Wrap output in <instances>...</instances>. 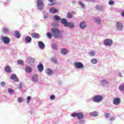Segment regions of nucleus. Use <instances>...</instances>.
Returning a JSON list of instances; mask_svg holds the SVG:
<instances>
[{
  "label": "nucleus",
  "mask_w": 124,
  "mask_h": 124,
  "mask_svg": "<svg viewBox=\"0 0 124 124\" xmlns=\"http://www.w3.org/2000/svg\"><path fill=\"white\" fill-rule=\"evenodd\" d=\"M51 32L52 36H54L55 38H61L62 36L61 33V31L58 28H52Z\"/></svg>",
  "instance_id": "f257e3e1"
},
{
  "label": "nucleus",
  "mask_w": 124,
  "mask_h": 124,
  "mask_svg": "<svg viewBox=\"0 0 124 124\" xmlns=\"http://www.w3.org/2000/svg\"><path fill=\"white\" fill-rule=\"evenodd\" d=\"M62 23L63 24V25H64V27H70L71 29L74 28V23H73L72 22H70L68 23L65 18H63L62 19Z\"/></svg>",
  "instance_id": "f03ea898"
},
{
  "label": "nucleus",
  "mask_w": 124,
  "mask_h": 124,
  "mask_svg": "<svg viewBox=\"0 0 124 124\" xmlns=\"http://www.w3.org/2000/svg\"><path fill=\"white\" fill-rule=\"evenodd\" d=\"M102 99H103V97L100 95H96L93 98L94 102H97V103L102 101Z\"/></svg>",
  "instance_id": "7ed1b4c3"
},
{
  "label": "nucleus",
  "mask_w": 124,
  "mask_h": 124,
  "mask_svg": "<svg viewBox=\"0 0 124 124\" xmlns=\"http://www.w3.org/2000/svg\"><path fill=\"white\" fill-rule=\"evenodd\" d=\"M37 7L39 9L42 10L43 7H44V4L43 0H38L37 1Z\"/></svg>",
  "instance_id": "20e7f679"
},
{
  "label": "nucleus",
  "mask_w": 124,
  "mask_h": 124,
  "mask_svg": "<svg viewBox=\"0 0 124 124\" xmlns=\"http://www.w3.org/2000/svg\"><path fill=\"white\" fill-rule=\"evenodd\" d=\"M104 44L106 46H112L113 41L110 39H107L104 40Z\"/></svg>",
  "instance_id": "39448f33"
},
{
  "label": "nucleus",
  "mask_w": 124,
  "mask_h": 124,
  "mask_svg": "<svg viewBox=\"0 0 124 124\" xmlns=\"http://www.w3.org/2000/svg\"><path fill=\"white\" fill-rule=\"evenodd\" d=\"M2 40L5 44H9L10 43V38L7 36L3 37Z\"/></svg>",
  "instance_id": "423d86ee"
},
{
  "label": "nucleus",
  "mask_w": 124,
  "mask_h": 124,
  "mask_svg": "<svg viewBox=\"0 0 124 124\" xmlns=\"http://www.w3.org/2000/svg\"><path fill=\"white\" fill-rule=\"evenodd\" d=\"M116 27L117 30L118 31H122L123 30V29H124V25L122 23L118 22L116 24Z\"/></svg>",
  "instance_id": "0eeeda50"
},
{
  "label": "nucleus",
  "mask_w": 124,
  "mask_h": 124,
  "mask_svg": "<svg viewBox=\"0 0 124 124\" xmlns=\"http://www.w3.org/2000/svg\"><path fill=\"white\" fill-rule=\"evenodd\" d=\"M74 65L76 68H83L84 67V65L80 62H76Z\"/></svg>",
  "instance_id": "6e6552de"
},
{
  "label": "nucleus",
  "mask_w": 124,
  "mask_h": 124,
  "mask_svg": "<svg viewBox=\"0 0 124 124\" xmlns=\"http://www.w3.org/2000/svg\"><path fill=\"white\" fill-rule=\"evenodd\" d=\"M113 103L114 105H119L121 103V99L119 97H115L113 100Z\"/></svg>",
  "instance_id": "1a4fd4ad"
},
{
  "label": "nucleus",
  "mask_w": 124,
  "mask_h": 124,
  "mask_svg": "<svg viewBox=\"0 0 124 124\" xmlns=\"http://www.w3.org/2000/svg\"><path fill=\"white\" fill-rule=\"evenodd\" d=\"M11 80H13L15 82H19V78H17V76L15 74H13L10 77Z\"/></svg>",
  "instance_id": "9d476101"
},
{
  "label": "nucleus",
  "mask_w": 124,
  "mask_h": 124,
  "mask_svg": "<svg viewBox=\"0 0 124 124\" xmlns=\"http://www.w3.org/2000/svg\"><path fill=\"white\" fill-rule=\"evenodd\" d=\"M79 27H80V29H84L87 28V24H86V22H85V21H82V22H80V23L79 24Z\"/></svg>",
  "instance_id": "9b49d317"
},
{
  "label": "nucleus",
  "mask_w": 124,
  "mask_h": 124,
  "mask_svg": "<svg viewBox=\"0 0 124 124\" xmlns=\"http://www.w3.org/2000/svg\"><path fill=\"white\" fill-rule=\"evenodd\" d=\"M58 11L56 9V8L51 7L49 9L50 13H52V14H55L58 12Z\"/></svg>",
  "instance_id": "f8f14e48"
},
{
  "label": "nucleus",
  "mask_w": 124,
  "mask_h": 124,
  "mask_svg": "<svg viewBox=\"0 0 124 124\" xmlns=\"http://www.w3.org/2000/svg\"><path fill=\"white\" fill-rule=\"evenodd\" d=\"M5 72H7V73H10L12 72V70L11 69V67H10V66L7 65L5 67Z\"/></svg>",
  "instance_id": "ddd939ff"
},
{
  "label": "nucleus",
  "mask_w": 124,
  "mask_h": 124,
  "mask_svg": "<svg viewBox=\"0 0 124 124\" xmlns=\"http://www.w3.org/2000/svg\"><path fill=\"white\" fill-rule=\"evenodd\" d=\"M37 68L40 72H42V71L44 70V66H43V64H40L37 66Z\"/></svg>",
  "instance_id": "4468645a"
},
{
  "label": "nucleus",
  "mask_w": 124,
  "mask_h": 124,
  "mask_svg": "<svg viewBox=\"0 0 124 124\" xmlns=\"http://www.w3.org/2000/svg\"><path fill=\"white\" fill-rule=\"evenodd\" d=\"M25 69V71H26V72H27L28 73H31V72L32 71V69L31 68V67L29 66H26Z\"/></svg>",
  "instance_id": "2eb2a0df"
},
{
  "label": "nucleus",
  "mask_w": 124,
  "mask_h": 124,
  "mask_svg": "<svg viewBox=\"0 0 124 124\" xmlns=\"http://www.w3.org/2000/svg\"><path fill=\"white\" fill-rule=\"evenodd\" d=\"M84 113H82V112H79L78 113V120H82V119L84 118Z\"/></svg>",
  "instance_id": "dca6fc26"
},
{
  "label": "nucleus",
  "mask_w": 124,
  "mask_h": 124,
  "mask_svg": "<svg viewBox=\"0 0 124 124\" xmlns=\"http://www.w3.org/2000/svg\"><path fill=\"white\" fill-rule=\"evenodd\" d=\"M38 79V75H33V77L32 78V82H37Z\"/></svg>",
  "instance_id": "f3484780"
},
{
  "label": "nucleus",
  "mask_w": 124,
  "mask_h": 124,
  "mask_svg": "<svg viewBox=\"0 0 124 124\" xmlns=\"http://www.w3.org/2000/svg\"><path fill=\"white\" fill-rule=\"evenodd\" d=\"M38 46L41 49H44V48H45V45H44V43L41 41L38 42Z\"/></svg>",
  "instance_id": "a211bd4d"
},
{
  "label": "nucleus",
  "mask_w": 124,
  "mask_h": 124,
  "mask_svg": "<svg viewBox=\"0 0 124 124\" xmlns=\"http://www.w3.org/2000/svg\"><path fill=\"white\" fill-rule=\"evenodd\" d=\"M61 54L62 55H66L68 53V51L65 48H63L61 50Z\"/></svg>",
  "instance_id": "6ab92c4d"
},
{
  "label": "nucleus",
  "mask_w": 124,
  "mask_h": 124,
  "mask_svg": "<svg viewBox=\"0 0 124 124\" xmlns=\"http://www.w3.org/2000/svg\"><path fill=\"white\" fill-rule=\"evenodd\" d=\"M31 36L33 38H39V34L37 33H35V32L32 33H31Z\"/></svg>",
  "instance_id": "aec40b11"
},
{
  "label": "nucleus",
  "mask_w": 124,
  "mask_h": 124,
  "mask_svg": "<svg viewBox=\"0 0 124 124\" xmlns=\"http://www.w3.org/2000/svg\"><path fill=\"white\" fill-rule=\"evenodd\" d=\"M25 41L27 42V43H30L31 42V37H30L29 36L26 37Z\"/></svg>",
  "instance_id": "412c9836"
},
{
  "label": "nucleus",
  "mask_w": 124,
  "mask_h": 124,
  "mask_svg": "<svg viewBox=\"0 0 124 124\" xmlns=\"http://www.w3.org/2000/svg\"><path fill=\"white\" fill-rule=\"evenodd\" d=\"M51 61L53 62V63H58V61L56 57H53L51 59Z\"/></svg>",
  "instance_id": "4be33fe9"
},
{
  "label": "nucleus",
  "mask_w": 124,
  "mask_h": 124,
  "mask_svg": "<svg viewBox=\"0 0 124 124\" xmlns=\"http://www.w3.org/2000/svg\"><path fill=\"white\" fill-rule=\"evenodd\" d=\"M46 73L48 75H51V74H52V73H53V71H52V70H51L50 69H47L46 70Z\"/></svg>",
  "instance_id": "5701e85b"
},
{
  "label": "nucleus",
  "mask_w": 124,
  "mask_h": 124,
  "mask_svg": "<svg viewBox=\"0 0 124 124\" xmlns=\"http://www.w3.org/2000/svg\"><path fill=\"white\" fill-rule=\"evenodd\" d=\"M90 115L91 116H93V117H97V116H98V114L95 111L91 112L90 113Z\"/></svg>",
  "instance_id": "b1692460"
},
{
  "label": "nucleus",
  "mask_w": 124,
  "mask_h": 124,
  "mask_svg": "<svg viewBox=\"0 0 124 124\" xmlns=\"http://www.w3.org/2000/svg\"><path fill=\"white\" fill-rule=\"evenodd\" d=\"M91 62L93 64H96V63H97V60L96 59H93L91 60Z\"/></svg>",
  "instance_id": "393cba45"
},
{
  "label": "nucleus",
  "mask_w": 124,
  "mask_h": 124,
  "mask_svg": "<svg viewBox=\"0 0 124 124\" xmlns=\"http://www.w3.org/2000/svg\"><path fill=\"white\" fill-rule=\"evenodd\" d=\"M67 18H69V19H71L72 18V17H73V16H72V14L71 13H68L67 15Z\"/></svg>",
  "instance_id": "a878e982"
},
{
  "label": "nucleus",
  "mask_w": 124,
  "mask_h": 124,
  "mask_svg": "<svg viewBox=\"0 0 124 124\" xmlns=\"http://www.w3.org/2000/svg\"><path fill=\"white\" fill-rule=\"evenodd\" d=\"M46 35L48 37V38H49V39H52V36H53V35H52V34L50 32H47L46 34Z\"/></svg>",
  "instance_id": "bb28decb"
},
{
  "label": "nucleus",
  "mask_w": 124,
  "mask_h": 124,
  "mask_svg": "<svg viewBox=\"0 0 124 124\" xmlns=\"http://www.w3.org/2000/svg\"><path fill=\"white\" fill-rule=\"evenodd\" d=\"M54 18L55 20H56L57 21H59L60 20H61V16H54Z\"/></svg>",
  "instance_id": "cd10ccee"
},
{
  "label": "nucleus",
  "mask_w": 124,
  "mask_h": 124,
  "mask_svg": "<svg viewBox=\"0 0 124 124\" xmlns=\"http://www.w3.org/2000/svg\"><path fill=\"white\" fill-rule=\"evenodd\" d=\"M8 92L9 93H14V90H13L12 89L10 88L8 90Z\"/></svg>",
  "instance_id": "c85d7f7f"
},
{
  "label": "nucleus",
  "mask_w": 124,
  "mask_h": 124,
  "mask_svg": "<svg viewBox=\"0 0 124 124\" xmlns=\"http://www.w3.org/2000/svg\"><path fill=\"white\" fill-rule=\"evenodd\" d=\"M78 3L80 6H81L82 8H85V5H84V3H82L81 1H79Z\"/></svg>",
  "instance_id": "c756f323"
},
{
  "label": "nucleus",
  "mask_w": 124,
  "mask_h": 124,
  "mask_svg": "<svg viewBox=\"0 0 124 124\" xmlns=\"http://www.w3.org/2000/svg\"><path fill=\"white\" fill-rule=\"evenodd\" d=\"M16 38H20V33L19 32H16Z\"/></svg>",
  "instance_id": "7c9ffc66"
},
{
  "label": "nucleus",
  "mask_w": 124,
  "mask_h": 124,
  "mask_svg": "<svg viewBox=\"0 0 124 124\" xmlns=\"http://www.w3.org/2000/svg\"><path fill=\"white\" fill-rule=\"evenodd\" d=\"M95 54V53L94 52V51H91L89 53V55L92 57H93V56H94Z\"/></svg>",
  "instance_id": "2f4dec72"
},
{
  "label": "nucleus",
  "mask_w": 124,
  "mask_h": 124,
  "mask_svg": "<svg viewBox=\"0 0 124 124\" xmlns=\"http://www.w3.org/2000/svg\"><path fill=\"white\" fill-rule=\"evenodd\" d=\"M95 23L97 24H100V19L99 17H97L95 20Z\"/></svg>",
  "instance_id": "473e14b6"
},
{
  "label": "nucleus",
  "mask_w": 124,
  "mask_h": 124,
  "mask_svg": "<svg viewBox=\"0 0 124 124\" xmlns=\"http://www.w3.org/2000/svg\"><path fill=\"white\" fill-rule=\"evenodd\" d=\"M17 63H18V64H20L21 65H23V64H24V62H23V61H22V60H19V61H17Z\"/></svg>",
  "instance_id": "72a5a7b5"
},
{
  "label": "nucleus",
  "mask_w": 124,
  "mask_h": 124,
  "mask_svg": "<svg viewBox=\"0 0 124 124\" xmlns=\"http://www.w3.org/2000/svg\"><path fill=\"white\" fill-rule=\"evenodd\" d=\"M31 96H28L27 98V103H30V101H31Z\"/></svg>",
  "instance_id": "f704fd0d"
},
{
  "label": "nucleus",
  "mask_w": 124,
  "mask_h": 124,
  "mask_svg": "<svg viewBox=\"0 0 124 124\" xmlns=\"http://www.w3.org/2000/svg\"><path fill=\"white\" fill-rule=\"evenodd\" d=\"M52 48H53L54 50H57V49H58V47H57V45H56L55 44H52Z\"/></svg>",
  "instance_id": "c9c22d12"
},
{
  "label": "nucleus",
  "mask_w": 124,
  "mask_h": 124,
  "mask_svg": "<svg viewBox=\"0 0 124 124\" xmlns=\"http://www.w3.org/2000/svg\"><path fill=\"white\" fill-rule=\"evenodd\" d=\"M71 117H76L78 116V113H72L71 115Z\"/></svg>",
  "instance_id": "e433bc0d"
},
{
  "label": "nucleus",
  "mask_w": 124,
  "mask_h": 124,
  "mask_svg": "<svg viewBox=\"0 0 124 124\" xmlns=\"http://www.w3.org/2000/svg\"><path fill=\"white\" fill-rule=\"evenodd\" d=\"M108 4H109V5H113V4H114V1L112 0H109L108 2Z\"/></svg>",
  "instance_id": "4c0bfd02"
},
{
  "label": "nucleus",
  "mask_w": 124,
  "mask_h": 124,
  "mask_svg": "<svg viewBox=\"0 0 124 124\" xmlns=\"http://www.w3.org/2000/svg\"><path fill=\"white\" fill-rule=\"evenodd\" d=\"M119 90H120V91H124V86L120 85L119 86Z\"/></svg>",
  "instance_id": "58836bf2"
},
{
  "label": "nucleus",
  "mask_w": 124,
  "mask_h": 124,
  "mask_svg": "<svg viewBox=\"0 0 124 124\" xmlns=\"http://www.w3.org/2000/svg\"><path fill=\"white\" fill-rule=\"evenodd\" d=\"M18 102H19L20 103L23 101V98H17Z\"/></svg>",
  "instance_id": "ea45409f"
},
{
  "label": "nucleus",
  "mask_w": 124,
  "mask_h": 124,
  "mask_svg": "<svg viewBox=\"0 0 124 124\" xmlns=\"http://www.w3.org/2000/svg\"><path fill=\"white\" fill-rule=\"evenodd\" d=\"M27 61H32V62H33V61H34V60L33 59H32V58L31 57H29L27 58Z\"/></svg>",
  "instance_id": "a19ab883"
},
{
  "label": "nucleus",
  "mask_w": 124,
  "mask_h": 124,
  "mask_svg": "<svg viewBox=\"0 0 124 124\" xmlns=\"http://www.w3.org/2000/svg\"><path fill=\"white\" fill-rule=\"evenodd\" d=\"M105 118H110V114L108 113H106Z\"/></svg>",
  "instance_id": "79ce46f5"
},
{
  "label": "nucleus",
  "mask_w": 124,
  "mask_h": 124,
  "mask_svg": "<svg viewBox=\"0 0 124 124\" xmlns=\"http://www.w3.org/2000/svg\"><path fill=\"white\" fill-rule=\"evenodd\" d=\"M50 99H51V100H54V99H55V95H52L50 96Z\"/></svg>",
  "instance_id": "37998d69"
},
{
  "label": "nucleus",
  "mask_w": 124,
  "mask_h": 124,
  "mask_svg": "<svg viewBox=\"0 0 124 124\" xmlns=\"http://www.w3.org/2000/svg\"><path fill=\"white\" fill-rule=\"evenodd\" d=\"M3 32H7V31H8V30L7 29V28H3Z\"/></svg>",
  "instance_id": "c03bdc74"
},
{
  "label": "nucleus",
  "mask_w": 124,
  "mask_h": 124,
  "mask_svg": "<svg viewBox=\"0 0 124 124\" xmlns=\"http://www.w3.org/2000/svg\"><path fill=\"white\" fill-rule=\"evenodd\" d=\"M0 85L1 86V87H4V86H5V82H1Z\"/></svg>",
  "instance_id": "a18cd8bd"
},
{
  "label": "nucleus",
  "mask_w": 124,
  "mask_h": 124,
  "mask_svg": "<svg viewBox=\"0 0 124 124\" xmlns=\"http://www.w3.org/2000/svg\"><path fill=\"white\" fill-rule=\"evenodd\" d=\"M55 5V3H51L48 4V5L49 6H53V5Z\"/></svg>",
  "instance_id": "49530a36"
},
{
  "label": "nucleus",
  "mask_w": 124,
  "mask_h": 124,
  "mask_svg": "<svg viewBox=\"0 0 124 124\" xmlns=\"http://www.w3.org/2000/svg\"><path fill=\"white\" fill-rule=\"evenodd\" d=\"M49 2H54L57 0H48Z\"/></svg>",
  "instance_id": "de8ad7c7"
},
{
  "label": "nucleus",
  "mask_w": 124,
  "mask_h": 124,
  "mask_svg": "<svg viewBox=\"0 0 124 124\" xmlns=\"http://www.w3.org/2000/svg\"><path fill=\"white\" fill-rule=\"evenodd\" d=\"M19 89H22V84L19 85Z\"/></svg>",
  "instance_id": "09e8293b"
},
{
  "label": "nucleus",
  "mask_w": 124,
  "mask_h": 124,
  "mask_svg": "<svg viewBox=\"0 0 124 124\" xmlns=\"http://www.w3.org/2000/svg\"><path fill=\"white\" fill-rule=\"evenodd\" d=\"M122 16L123 17H124V12H123L122 13Z\"/></svg>",
  "instance_id": "8fccbe9b"
},
{
  "label": "nucleus",
  "mask_w": 124,
  "mask_h": 124,
  "mask_svg": "<svg viewBox=\"0 0 124 124\" xmlns=\"http://www.w3.org/2000/svg\"><path fill=\"white\" fill-rule=\"evenodd\" d=\"M119 76L121 77H123V76L122 75V73L119 74Z\"/></svg>",
  "instance_id": "3c124183"
},
{
  "label": "nucleus",
  "mask_w": 124,
  "mask_h": 124,
  "mask_svg": "<svg viewBox=\"0 0 124 124\" xmlns=\"http://www.w3.org/2000/svg\"><path fill=\"white\" fill-rule=\"evenodd\" d=\"M96 9H98V6H97L96 7Z\"/></svg>",
  "instance_id": "603ef678"
},
{
  "label": "nucleus",
  "mask_w": 124,
  "mask_h": 124,
  "mask_svg": "<svg viewBox=\"0 0 124 124\" xmlns=\"http://www.w3.org/2000/svg\"><path fill=\"white\" fill-rule=\"evenodd\" d=\"M44 17H45V18H48V17H46V16H44Z\"/></svg>",
  "instance_id": "864d4df0"
},
{
  "label": "nucleus",
  "mask_w": 124,
  "mask_h": 124,
  "mask_svg": "<svg viewBox=\"0 0 124 124\" xmlns=\"http://www.w3.org/2000/svg\"><path fill=\"white\" fill-rule=\"evenodd\" d=\"M73 3H75V1H73Z\"/></svg>",
  "instance_id": "5fc2aeb1"
}]
</instances>
